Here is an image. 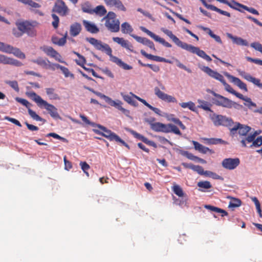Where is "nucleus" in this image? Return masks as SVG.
<instances>
[{
	"label": "nucleus",
	"instance_id": "obj_43",
	"mask_svg": "<svg viewBox=\"0 0 262 262\" xmlns=\"http://www.w3.org/2000/svg\"><path fill=\"white\" fill-rule=\"evenodd\" d=\"M229 5H228L229 7H230L231 8H232L234 10H238L239 11H242L239 8H242L244 9V6L243 4H241L237 2H236L234 0H232L231 2H229Z\"/></svg>",
	"mask_w": 262,
	"mask_h": 262
},
{
	"label": "nucleus",
	"instance_id": "obj_64",
	"mask_svg": "<svg viewBox=\"0 0 262 262\" xmlns=\"http://www.w3.org/2000/svg\"><path fill=\"white\" fill-rule=\"evenodd\" d=\"M193 170L197 172L200 175H204L205 171L203 168L200 165H194Z\"/></svg>",
	"mask_w": 262,
	"mask_h": 262
},
{
	"label": "nucleus",
	"instance_id": "obj_16",
	"mask_svg": "<svg viewBox=\"0 0 262 262\" xmlns=\"http://www.w3.org/2000/svg\"><path fill=\"white\" fill-rule=\"evenodd\" d=\"M151 128L157 132L169 133V124H165L160 122L150 124Z\"/></svg>",
	"mask_w": 262,
	"mask_h": 262
},
{
	"label": "nucleus",
	"instance_id": "obj_62",
	"mask_svg": "<svg viewBox=\"0 0 262 262\" xmlns=\"http://www.w3.org/2000/svg\"><path fill=\"white\" fill-rule=\"evenodd\" d=\"M140 29L144 32L146 33L147 35H148L149 36H150L152 38H153L154 40L157 36V35L155 34L154 33L151 32L150 31L148 30L146 28H145L144 27H141Z\"/></svg>",
	"mask_w": 262,
	"mask_h": 262
},
{
	"label": "nucleus",
	"instance_id": "obj_59",
	"mask_svg": "<svg viewBox=\"0 0 262 262\" xmlns=\"http://www.w3.org/2000/svg\"><path fill=\"white\" fill-rule=\"evenodd\" d=\"M204 176L211 177L214 179H219L220 178V176L217 175L216 173L208 170L205 171Z\"/></svg>",
	"mask_w": 262,
	"mask_h": 262
},
{
	"label": "nucleus",
	"instance_id": "obj_32",
	"mask_svg": "<svg viewBox=\"0 0 262 262\" xmlns=\"http://www.w3.org/2000/svg\"><path fill=\"white\" fill-rule=\"evenodd\" d=\"M204 207L211 211L221 213L222 216H227L228 215V212L226 211L217 207H215L210 205H206L204 206Z\"/></svg>",
	"mask_w": 262,
	"mask_h": 262
},
{
	"label": "nucleus",
	"instance_id": "obj_24",
	"mask_svg": "<svg viewBox=\"0 0 262 262\" xmlns=\"http://www.w3.org/2000/svg\"><path fill=\"white\" fill-rule=\"evenodd\" d=\"M200 1H201L202 4H203V5L206 8H207L208 9H210V10H211L212 11H216V12L219 13L220 14L224 15L225 16H227L228 17H230L231 16V14H230V13H229V12H228L227 11L222 10L217 8L216 7H215V6H214L213 5L208 4L206 3V2L205 1V0H200Z\"/></svg>",
	"mask_w": 262,
	"mask_h": 262
},
{
	"label": "nucleus",
	"instance_id": "obj_61",
	"mask_svg": "<svg viewBox=\"0 0 262 262\" xmlns=\"http://www.w3.org/2000/svg\"><path fill=\"white\" fill-rule=\"evenodd\" d=\"M208 143L211 144H217L219 143L223 144L225 142L224 140L219 138H211L208 139Z\"/></svg>",
	"mask_w": 262,
	"mask_h": 262
},
{
	"label": "nucleus",
	"instance_id": "obj_53",
	"mask_svg": "<svg viewBox=\"0 0 262 262\" xmlns=\"http://www.w3.org/2000/svg\"><path fill=\"white\" fill-rule=\"evenodd\" d=\"M169 133H173L176 135H181V133L179 129L176 125L169 124Z\"/></svg>",
	"mask_w": 262,
	"mask_h": 262
},
{
	"label": "nucleus",
	"instance_id": "obj_39",
	"mask_svg": "<svg viewBox=\"0 0 262 262\" xmlns=\"http://www.w3.org/2000/svg\"><path fill=\"white\" fill-rule=\"evenodd\" d=\"M198 186L200 188L199 189L200 191L202 192H204V189H210L212 187V185L210 184V182L207 181H200L198 183Z\"/></svg>",
	"mask_w": 262,
	"mask_h": 262
},
{
	"label": "nucleus",
	"instance_id": "obj_30",
	"mask_svg": "<svg viewBox=\"0 0 262 262\" xmlns=\"http://www.w3.org/2000/svg\"><path fill=\"white\" fill-rule=\"evenodd\" d=\"M258 134L256 131H255L253 134H250L248 135V136L245 138H243L241 140L240 142L242 144V147H246L247 143H250L252 142L254 139L256 138V136Z\"/></svg>",
	"mask_w": 262,
	"mask_h": 262
},
{
	"label": "nucleus",
	"instance_id": "obj_35",
	"mask_svg": "<svg viewBox=\"0 0 262 262\" xmlns=\"http://www.w3.org/2000/svg\"><path fill=\"white\" fill-rule=\"evenodd\" d=\"M46 92L47 95L51 100H59L60 99L58 95L55 93V89L53 88H46Z\"/></svg>",
	"mask_w": 262,
	"mask_h": 262
},
{
	"label": "nucleus",
	"instance_id": "obj_57",
	"mask_svg": "<svg viewBox=\"0 0 262 262\" xmlns=\"http://www.w3.org/2000/svg\"><path fill=\"white\" fill-rule=\"evenodd\" d=\"M155 40L161 43V44H162L163 46H164L166 47H167V48L171 47V44H170L169 42L166 41L163 38L160 37L158 35L156 37V38H155Z\"/></svg>",
	"mask_w": 262,
	"mask_h": 262
},
{
	"label": "nucleus",
	"instance_id": "obj_38",
	"mask_svg": "<svg viewBox=\"0 0 262 262\" xmlns=\"http://www.w3.org/2000/svg\"><path fill=\"white\" fill-rule=\"evenodd\" d=\"M106 10L104 6L99 5L93 10V14L95 13L100 16H102L106 13Z\"/></svg>",
	"mask_w": 262,
	"mask_h": 262
},
{
	"label": "nucleus",
	"instance_id": "obj_25",
	"mask_svg": "<svg viewBox=\"0 0 262 262\" xmlns=\"http://www.w3.org/2000/svg\"><path fill=\"white\" fill-rule=\"evenodd\" d=\"M113 40L114 42L121 45V47L133 52V50L132 49L133 46L129 43L128 41L125 40L123 38L119 37H113Z\"/></svg>",
	"mask_w": 262,
	"mask_h": 262
},
{
	"label": "nucleus",
	"instance_id": "obj_21",
	"mask_svg": "<svg viewBox=\"0 0 262 262\" xmlns=\"http://www.w3.org/2000/svg\"><path fill=\"white\" fill-rule=\"evenodd\" d=\"M227 76L229 79H230L232 83L237 85L239 89L244 90L245 92H248L247 85L238 78L235 77L229 74H227Z\"/></svg>",
	"mask_w": 262,
	"mask_h": 262
},
{
	"label": "nucleus",
	"instance_id": "obj_9",
	"mask_svg": "<svg viewBox=\"0 0 262 262\" xmlns=\"http://www.w3.org/2000/svg\"><path fill=\"white\" fill-rule=\"evenodd\" d=\"M211 119L215 126H225L230 128L234 125V122L231 118L221 115L213 114Z\"/></svg>",
	"mask_w": 262,
	"mask_h": 262
},
{
	"label": "nucleus",
	"instance_id": "obj_45",
	"mask_svg": "<svg viewBox=\"0 0 262 262\" xmlns=\"http://www.w3.org/2000/svg\"><path fill=\"white\" fill-rule=\"evenodd\" d=\"M10 53L13 54L15 56L20 59H25L26 57L25 54L23 53L18 48H13L11 50Z\"/></svg>",
	"mask_w": 262,
	"mask_h": 262
},
{
	"label": "nucleus",
	"instance_id": "obj_7",
	"mask_svg": "<svg viewBox=\"0 0 262 262\" xmlns=\"http://www.w3.org/2000/svg\"><path fill=\"white\" fill-rule=\"evenodd\" d=\"M208 92H210L216 98L213 99V101L214 104L218 106H221L224 107L230 108L232 107H236V105L238 104L232 101L228 98L225 97L220 94L215 93L213 91L209 90Z\"/></svg>",
	"mask_w": 262,
	"mask_h": 262
},
{
	"label": "nucleus",
	"instance_id": "obj_3",
	"mask_svg": "<svg viewBox=\"0 0 262 262\" xmlns=\"http://www.w3.org/2000/svg\"><path fill=\"white\" fill-rule=\"evenodd\" d=\"M27 95L36 103L38 107L45 108L53 118H60L57 108L55 106L48 103L47 101L42 99L40 96L37 95L34 92L28 93Z\"/></svg>",
	"mask_w": 262,
	"mask_h": 262
},
{
	"label": "nucleus",
	"instance_id": "obj_23",
	"mask_svg": "<svg viewBox=\"0 0 262 262\" xmlns=\"http://www.w3.org/2000/svg\"><path fill=\"white\" fill-rule=\"evenodd\" d=\"M82 24L85 30L90 33L96 34L99 32V29L93 23L86 20H83Z\"/></svg>",
	"mask_w": 262,
	"mask_h": 262
},
{
	"label": "nucleus",
	"instance_id": "obj_11",
	"mask_svg": "<svg viewBox=\"0 0 262 262\" xmlns=\"http://www.w3.org/2000/svg\"><path fill=\"white\" fill-rule=\"evenodd\" d=\"M183 49H184L190 53L196 54L200 57L206 60L207 61L210 62L212 60L211 57L206 54L203 50H200L199 48L193 46L191 45L186 43Z\"/></svg>",
	"mask_w": 262,
	"mask_h": 262
},
{
	"label": "nucleus",
	"instance_id": "obj_41",
	"mask_svg": "<svg viewBox=\"0 0 262 262\" xmlns=\"http://www.w3.org/2000/svg\"><path fill=\"white\" fill-rule=\"evenodd\" d=\"M198 103H199V107L201 108L205 111L212 112L210 108V104L204 100H198Z\"/></svg>",
	"mask_w": 262,
	"mask_h": 262
},
{
	"label": "nucleus",
	"instance_id": "obj_20",
	"mask_svg": "<svg viewBox=\"0 0 262 262\" xmlns=\"http://www.w3.org/2000/svg\"><path fill=\"white\" fill-rule=\"evenodd\" d=\"M40 49L41 50L44 52L47 55L55 58L56 60H57V56H60L59 53L51 47L43 46L42 47H41ZM58 61L60 62H63V61H61L60 59H58Z\"/></svg>",
	"mask_w": 262,
	"mask_h": 262
},
{
	"label": "nucleus",
	"instance_id": "obj_58",
	"mask_svg": "<svg viewBox=\"0 0 262 262\" xmlns=\"http://www.w3.org/2000/svg\"><path fill=\"white\" fill-rule=\"evenodd\" d=\"M52 17L53 19V21H52V24L53 27L55 29H56L58 27V24H59V17L55 14H52Z\"/></svg>",
	"mask_w": 262,
	"mask_h": 262
},
{
	"label": "nucleus",
	"instance_id": "obj_26",
	"mask_svg": "<svg viewBox=\"0 0 262 262\" xmlns=\"http://www.w3.org/2000/svg\"><path fill=\"white\" fill-rule=\"evenodd\" d=\"M82 30V26L79 23L75 22L72 24L70 27V34L71 36L75 37L78 35Z\"/></svg>",
	"mask_w": 262,
	"mask_h": 262
},
{
	"label": "nucleus",
	"instance_id": "obj_33",
	"mask_svg": "<svg viewBox=\"0 0 262 262\" xmlns=\"http://www.w3.org/2000/svg\"><path fill=\"white\" fill-rule=\"evenodd\" d=\"M120 95L123 98V100L126 102H127L128 104L134 106H137L138 105L137 102L134 100V97L132 95H129L127 94H125L124 93L122 92L120 93Z\"/></svg>",
	"mask_w": 262,
	"mask_h": 262
},
{
	"label": "nucleus",
	"instance_id": "obj_54",
	"mask_svg": "<svg viewBox=\"0 0 262 262\" xmlns=\"http://www.w3.org/2000/svg\"><path fill=\"white\" fill-rule=\"evenodd\" d=\"M169 133H173L176 135H181V133L179 129L176 125L169 124Z\"/></svg>",
	"mask_w": 262,
	"mask_h": 262
},
{
	"label": "nucleus",
	"instance_id": "obj_47",
	"mask_svg": "<svg viewBox=\"0 0 262 262\" xmlns=\"http://www.w3.org/2000/svg\"><path fill=\"white\" fill-rule=\"evenodd\" d=\"M251 143L252 144L249 146L250 148L260 146L262 145V136H259L256 139L255 138Z\"/></svg>",
	"mask_w": 262,
	"mask_h": 262
},
{
	"label": "nucleus",
	"instance_id": "obj_18",
	"mask_svg": "<svg viewBox=\"0 0 262 262\" xmlns=\"http://www.w3.org/2000/svg\"><path fill=\"white\" fill-rule=\"evenodd\" d=\"M106 6L111 7H115L119 10L125 11L126 8L120 0H104Z\"/></svg>",
	"mask_w": 262,
	"mask_h": 262
},
{
	"label": "nucleus",
	"instance_id": "obj_28",
	"mask_svg": "<svg viewBox=\"0 0 262 262\" xmlns=\"http://www.w3.org/2000/svg\"><path fill=\"white\" fill-rule=\"evenodd\" d=\"M131 133L135 138L141 140L145 144L154 147H157V145L154 141L149 140L147 138L145 137L142 135L134 130H132Z\"/></svg>",
	"mask_w": 262,
	"mask_h": 262
},
{
	"label": "nucleus",
	"instance_id": "obj_12",
	"mask_svg": "<svg viewBox=\"0 0 262 262\" xmlns=\"http://www.w3.org/2000/svg\"><path fill=\"white\" fill-rule=\"evenodd\" d=\"M240 164V160L238 158H225L222 162V166L226 169L233 170Z\"/></svg>",
	"mask_w": 262,
	"mask_h": 262
},
{
	"label": "nucleus",
	"instance_id": "obj_46",
	"mask_svg": "<svg viewBox=\"0 0 262 262\" xmlns=\"http://www.w3.org/2000/svg\"><path fill=\"white\" fill-rule=\"evenodd\" d=\"M13 49V47L0 42V51L3 52L9 53H11V50Z\"/></svg>",
	"mask_w": 262,
	"mask_h": 262
},
{
	"label": "nucleus",
	"instance_id": "obj_4",
	"mask_svg": "<svg viewBox=\"0 0 262 262\" xmlns=\"http://www.w3.org/2000/svg\"><path fill=\"white\" fill-rule=\"evenodd\" d=\"M97 126L100 128L101 130H99L98 129H94V132L98 135H101L107 139H108L110 141H115L116 142L120 143L121 144L124 145V146L128 148V145L122 139H121L117 134L115 133L112 132L111 130L108 129L105 127L101 125L100 124L97 125Z\"/></svg>",
	"mask_w": 262,
	"mask_h": 262
},
{
	"label": "nucleus",
	"instance_id": "obj_60",
	"mask_svg": "<svg viewBox=\"0 0 262 262\" xmlns=\"http://www.w3.org/2000/svg\"><path fill=\"white\" fill-rule=\"evenodd\" d=\"M80 118H81L82 120L86 124L88 125H91L92 126H93V127H95V126H97V124L94 123V122H91L88 119V118L85 116L84 115H80Z\"/></svg>",
	"mask_w": 262,
	"mask_h": 262
},
{
	"label": "nucleus",
	"instance_id": "obj_34",
	"mask_svg": "<svg viewBox=\"0 0 262 262\" xmlns=\"http://www.w3.org/2000/svg\"><path fill=\"white\" fill-rule=\"evenodd\" d=\"M56 69H59L62 71V73L64 74L66 77H70L72 78H74V75L70 72L69 69L67 68L56 63L55 66V70Z\"/></svg>",
	"mask_w": 262,
	"mask_h": 262
},
{
	"label": "nucleus",
	"instance_id": "obj_14",
	"mask_svg": "<svg viewBox=\"0 0 262 262\" xmlns=\"http://www.w3.org/2000/svg\"><path fill=\"white\" fill-rule=\"evenodd\" d=\"M32 61L37 64L43 69H50L52 71L55 70V66L56 63L51 62L48 59H43L42 57H38L36 59L32 60Z\"/></svg>",
	"mask_w": 262,
	"mask_h": 262
},
{
	"label": "nucleus",
	"instance_id": "obj_2",
	"mask_svg": "<svg viewBox=\"0 0 262 262\" xmlns=\"http://www.w3.org/2000/svg\"><path fill=\"white\" fill-rule=\"evenodd\" d=\"M37 25L38 23L36 21L25 20L17 22V29H13V34L16 37H21L25 33L31 37L35 36L36 34L35 28Z\"/></svg>",
	"mask_w": 262,
	"mask_h": 262
},
{
	"label": "nucleus",
	"instance_id": "obj_51",
	"mask_svg": "<svg viewBox=\"0 0 262 262\" xmlns=\"http://www.w3.org/2000/svg\"><path fill=\"white\" fill-rule=\"evenodd\" d=\"M47 137H52L55 139L61 140L62 142L65 143H68V140L63 137H62L55 133H50L47 134Z\"/></svg>",
	"mask_w": 262,
	"mask_h": 262
},
{
	"label": "nucleus",
	"instance_id": "obj_19",
	"mask_svg": "<svg viewBox=\"0 0 262 262\" xmlns=\"http://www.w3.org/2000/svg\"><path fill=\"white\" fill-rule=\"evenodd\" d=\"M162 31L165 34H166L172 40V41L176 45L179 47H181L182 49H183L186 43V42H184L181 41L176 35L173 34L171 31L168 29H163Z\"/></svg>",
	"mask_w": 262,
	"mask_h": 262
},
{
	"label": "nucleus",
	"instance_id": "obj_55",
	"mask_svg": "<svg viewBox=\"0 0 262 262\" xmlns=\"http://www.w3.org/2000/svg\"><path fill=\"white\" fill-rule=\"evenodd\" d=\"M249 79V81L252 82L254 84L257 85L259 88L262 89V83L260 82V80L251 76V77H248Z\"/></svg>",
	"mask_w": 262,
	"mask_h": 262
},
{
	"label": "nucleus",
	"instance_id": "obj_5",
	"mask_svg": "<svg viewBox=\"0 0 262 262\" xmlns=\"http://www.w3.org/2000/svg\"><path fill=\"white\" fill-rule=\"evenodd\" d=\"M200 69L211 77L220 81L224 85L225 89L227 92L233 94L235 91L226 82L223 75L207 66H203L200 67Z\"/></svg>",
	"mask_w": 262,
	"mask_h": 262
},
{
	"label": "nucleus",
	"instance_id": "obj_27",
	"mask_svg": "<svg viewBox=\"0 0 262 262\" xmlns=\"http://www.w3.org/2000/svg\"><path fill=\"white\" fill-rule=\"evenodd\" d=\"M227 36L231 39L233 42L238 46H248V42L246 40H245L241 37L233 36L230 33H227Z\"/></svg>",
	"mask_w": 262,
	"mask_h": 262
},
{
	"label": "nucleus",
	"instance_id": "obj_52",
	"mask_svg": "<svg viewBox=\"0 0 262 262\" xmlns=\"http://www.w3.org/2000/svg\"><path fill=\"white\" fill-rule=\"evenodd\" d=\"M80 165L83 172L89 177V174L87 171L90 168V165L86 162H80Z\"/></svg>",
	"mask_w": 262,
	"mask_h": 262
},
{
	"label": "nucleus",
	"instance_id": "obj_56",
	"mask_svg": "<svg viewBox=\"0 0 262 262\" xmlns=\"http://www.w3.org/2000/svg\"><path fill=\"white\" fill-rule=\"evenodd\" d=\"M67 33H66L63 37L59 38L57 42H54V44L57 45L59 46H64L67 42Z\"/></svg>",
	"mask_w": 262,
	"mask_h": 262
},
{
	"label": "nucleus",
	"instance_id": "obj_48",
	"mask_svg": "<svg viewBox=\"0 0 262 262\" xmlns=\"http://www.w3.org/2000/svg\"><path fill=\"white\" fill-rule=\"evenodd\" d=\"M242 202L239 199L233 198L230 202L228 207L229 208H235L240 206Z\"/></svg>",
	"mask_w": 262,
	"mask_h": 262
},
{
	"label": "nucleus",
	"instance_id": "obj_44",
	"mask_svg": "<svg viewBox=\"0 0 262 262\" xmlns=\"http://www.w3.org/2000/svg\"><path fill=\"white\" fill-rule=\"evenodd\" d=\"M179 105L184 108H188L192 111H195V104L192 101H189L188 102H182L180 103Z\"/></svg>",
	"mask_w": 262,
	"mask_h": 262
},
{
	"label": "nucleus",
	"instance_id": "obj_42",
	"mask_svg": "<svg viewBox=\"0 0 262 262\" xmlns=\"http://www.w3.org/2000/svg\"><path fill=\"white\" fill-rule=\"evenodd\" d=\"M172 190L173 192L179 197H182L184 195L182 188L178 185H173L172 187Z\"/></svg>",
	"mask_w": 262,
	"mask_h": 262
},
{
	"label": "nucleus",
	"instance_id": "obj_13",
	"mask_svg": "<svg viewBox=\"0 0 262 262\" xmlns=\"http://www.w3.org/2000/svg\"><path fill=\"white\" fill-rule=\"evenodd\" d=\"M155 95L161 100L165 102L170 103H176L177 102L176 98L172 96L169 95L162 92L158 87H155L154 89Z\"/></svg>",
	"mask_w": 262,
	"mask_h": 262
},
{
	"label": "nucleus",
	"instance_id": "obj_1",
	"mask_svg": "<svg viewBox=\"0 0 262 262\" xmlns=\"http://www.w3.org/2000/svg\"><path fill=\"white\" fill-rule=\"evenodd\" d=\"M86 40L96 49L105 52L110 57V60L115 63L124 70H129L133 69V67L122 61L120 59L112 54V50L108 45L103 43L101 40H98L93 37L86 38Z\"/></svg>",
	"mask_w": 262,
	"mask_h": 262
},
{
	"label": "nucleus",
	"instance_id": "obj_22",
	"mask_svg": "<svg viewBox=\"0 0 262 262\" xmlns=\"http://www.w3.org/2000/svg\"><path fill=\"white\" fill-rule=\"evenodd\" d=\"M131 36L134 38H135L138 42L142 43L144 45L147 46L151 49L156 51V49L153 42L148 39V38L138 36L135 35H132Z\"/></svg>",
	"mask_w": 262,
	"mask_h": 262
},
{
	"label": "nucleus",
	"instance_id": "obj_40",
	"mask_svg": "<svg viewBox=\"0 0 262 262\" xmlns=\"http://www.w3.org/2000/svg\"><path fill=\"white\" fill-rule=\"evenodd\" d=\"M133 31L132 26L126 22L123 23L121 25V31L124 34H130Z\"/></svg>",
	"mask_w": 262,
	"mask_h": 262
},
{
	"label": "nucleus",
	"instance_id": "obj_31",
	"mask_svg": "<svg viewBox=\"0 0 262 262\" xmlns=\"http://www.w3.org/2000/svg\"><path fill=\"white\" fill-rule=\"evenodd\" d=\"M192 143L195 150L203 154H206L208 152H211V150L209 148L204 146L197 141H192Z\"/></svg>",
	"mask_w": 262,
	"mask_h": 262
},
{
	"label": "nucleus",
	"instance_id": "obj_10",
	"mask_svg": "<svg viewBox=\"0 0 262 262\" xmlns=\"http://www.w3.org/2000/svg\"><path fill=\"white\" fill-rule=\"evenodd\" d=\"M52 11L58 13L61 16H65L69 14L70 10L63 0H57L53 7Z\"/></svg>",
	"mask_w": 262,
	"mask_h": 262
},
{
	"label": "nucleus",
	"instance_id": "obj_50",
	"mask_svg": "<svg viewBox=\"0 0 262 262\" xmlns=\"http://www.w3.org/2000/svg\"><path fill=\"white\" fill-rule=\"evenodd\" d=\"M15 100L18 102H19L23 105L25 106L28 110L30 108L31 106L32 105L26 99L19 97H16L15 98Z\"/></svg>",
	"mask_w": 262,
	"mask_h": 262
},
{
	"label": "nucleus",
	"instance_id": "obj_29",
	"mask_svg": "<svg viewBox=\"0 0 262 262\" xmlns=\"http://www.w3.org/2000/svg\"><path fill=\"white\" fill-rule=\"evenodd\" d=\"M141 54L147 58L156 61L158 62H170L168 60L164 58L161 57L160 56L153 55L150 54H147L145 51L141 50Z\"/></svg>",
	"mask_w": 262,
	"mask_h": 262
},
{
	"label": "nucleus",
	"instance_id": "obj_49",
	"mask_svg": "<svg viewBox=\"0 0 262 262\" xmlns=\"http://www.w3.org/2000/svg\"><path fill=\"white\" fill-rule=\"evenodd\" d=\"M28 113L31 117V118L36 121H41L43 120V119L42 118H41L39 115H38L34 111L32 110L30 108L28 110Z\"/></svg>",
	"mask_w": 262,
	"mask_h": 262
},
{
	"label": "nucleus",
	"instance_id": "obj_37",
	"mask_svg": "<svg viewBox=\"0 0 262 262\" xmlns=\"http://www.w3.org/2000/svg\"><path fill=\"white\" fill-rule=\"evenodd\" d=\"M73 53L74 54L76 55L78 57V59L75 60V61L76 62L77 64H78V66H80L83 69V67H85L84 66V64L86 63V59H85V57L77 52L74 51Z\"/></svg>",
	"mask_w": 262,
	"mask_h": 262
},
{
	"label": "nucleus",
	"instance_id": "obj_17",
	"mask_svg": "<svg viewBox=\"0 0 262 262\" xmlns=\"http://www.w3.org/2000/svg\"><path fill=\"white\" fill-rule=\"evenodd\" d=\"M0 63L10 64L16 67H21L23 64L20 61L16 59L8 57L2 54H0Z\"/></svg>",
	"mask_w": 262,
	"mask_h": 262
},
{
	"label": "nucleus",
	"instance_id": "obj_6",
	"mask_svg": "<svg viewBox=\"0 0 262 262\" xmlns=\"http://www.w3.org/2000/svg\"><path fill=\"white\" fill-rule=\"evenodd\" d=\"M105 19V26L112 32H118L120 29V22L116 18V14L110 11L104 17Z\"/></svg>",
	"mask_w": 262,
	"mask_h": 262
},
{
	"label": "nucleus",
	"instance_id": "obj_36",
	"mask_svg": "<svg viewBox=\"0 0 262 262\" xmlns=\"http://www.w3.org/2000/svg\"><path fill=\"white\" fill-rule=\"evenodd\" d=\"M81 10L84 13L93 14V8L89 2H85L81 5Z\"/></svg>",
	"mask_w": 262,
	"mask_h": 262
},
{
	"label": "nucleus",
	"instance_id": "obj_63",
	"mask_svg": "<svg viewBox=\"0 0 262 262\" xmlns=\"http://www.w3.org/2000/svg\"><path fill=\"white\" fill-rule=\"evenodd\" d=\"M7 83L16 91L18 92L19 91L18 84L16 81H9L7 82Z\"/></svg>",
	"mask_w": 262,
	"mask_h": 262
},
{
	"label": "nucleus",
	"instance_id": "obj_8",
	"mask_svg": "<svg viewBox=\"0 0 262 262\" xmlns=\"http://www.w3.org/2000/svg\"><path fill=\"white\" fill-rule=\"evenodd\" d=\"M233 125V127L230 128V135L233 136L236 134L238 131V134L241 138V140L243 138H246L248 135V133L251 129L250 126L241 124L239 122L234 123Z\"/></svg>",
	"mask_w": 262,
	"mask_h": 262
},
{
	"label": "nucleus",
	"instance_id": "obj_15",
	"mask_svg": "<svg viewBox=\"0 0 262 262\" xmlns=\"http://www.w3.org/2000/svg\"><path fill=\"white\" fill-rule=\"evenodd\" d=\"M106 102L108 103L111 106H114L117 108L118 110H120L126 116H129L130 114L129 111L123 108L122 106L123 103L120 100H117L116 101H115L112 100L110 97L106 98Z\"/></svg>",
	"mask_w": 262,
	"mask_h": 262
}]
</instances>
